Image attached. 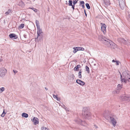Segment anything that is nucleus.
I'll use <instances>...</instances> for the list:
<instances>
[{
  "label": "nucleus",
  "mask_w": 130,
  "mask_h": 130,
  "mask_svg": "<svg viewBox=\"0 0 130 130\" xmlns=\"http://www.w3.org/2000/svg\"><path fill=\"white\" fill-rule=\"evenodd\" d=\"M124 78H122V76L121 75V81L122 82H124L126 83L127 82H130V74H129L127 72H124L123 73Z\"/></svg>",
  "instance_id": "nucleus-1"
},
{
  "label": "nucleus",
  "mask_w": 130,
  "mask_h": 130,
  "mask_svg": "<svg viewBox=\"0 0 130 130\" xmlns=\"http://www.w3.org/2000/svg\"><path fill=\"white\" fill-rule=\"evenodd\" d=\"M83 115L84 118L88 119L91 118V113L88 110L86 107H84L83 110Z\"/></svg>",
  "instance_id": "nucleus-2"
},
{
  "label": "nucleus",
  "mask_w": 130,
  "mask_h": 130,
  "mask_svg": "<svg viewBox=\"0 0 130 130\" xmlns=\"http://www.w3.org/2000/svg\"><path fill=\"white\" fill-rule=\"evenodd\" d=\"M105 41L104 44L107 47L111 48H115L116 47V45L109 40L107 39Z\"/></svg>",
  "instance_id": "nucleus-3"
},
{
  "label": "nucleus",
  "mask_w": 130,
  "mask_h": 130,
  "mask_svg": "<svg viewBox=\"0 0 130 130\" xmlns=\"http://www.w3.org/2000/svg\"><path fill=\"white\" fill-rule=\"evenodd\" d=\"M7 70L4 68L0 69V77L3 78L7 73Z\"/></svg>",
  "instance_id": "nucleus-4"
},
{
  "label": "nucleus",
  "mask_w": 130,
  "mask_h": 130,
  "mask_svg": "<svg viewBox=\"0 0 130 130\" xmlns=\"http://www.w3.org/2000/svg\"><path fill=\"white\" fill-rule=\"evenodd\" d=\"M110 122L112 124L114 127H115L117 123L116 120L113 117H110Z\"/></svg>",
  "instance_id": "nucleus-5"
},
{
  "label": "nucleus",
  "mask_w": 130,
  "mask_h": 130,
  "mask_svg": "<svg viewBox=\"0 0 130 130\" xmlns=\"http://www.w3.org/2000/svg\"><path fill=\"white\" fill-rule=\"evenodd\" d=\"M101 29L104 34H105L106 32V26L105 24L101 23Z\"/></svg>",
  "instance_id": "nucleus-6"
},
{
  "label": "nucleus",
  "mask_w": 130,
  "mask_h": 130,
  "mask_svg": "<svg viewBox=\"0 0 130 130\" xmlns=\"http://www.w3.org/2000/svg\"><path fill=\"white\" fill-rule=\"evenodd\" d=\"M76 122L79 124H81L82 125H83L84 127V125H85V122L84 121H82L80 119H78L75 121Z\"/></svg>",
  "instance_id": "nucleus-7"
},
{
  "label": "nucleus",
  "mask_w": 130,
  "mask_h": 130,
  "mask_svg": "<svg viewBox=\"0 0 130 130\" xmlns=\"http://www.w3.org/2000/svg\"><path fill=\"white\" fill-rule=\"evenodd\" d=\"M119 3L120 6L122 9H124L125 6V4L123 0L120 2L119 1Z\"/></svg>",
  "instance_id": "nucleus-8"
},
{
  "label": "nucleus",
  "mask_w": 130,
  "mask_h": 130,
  "mask_svg": "<svg viewBox=\"0 0 130 130\" xmlns=\"http://www.w3.org/2000/svg\"><path fill=\"white\" fill-rule=\"evenodd\" d=\"M32 122H34V123L35 125H36L37 124L39 123V119L37 118L34 117L33 118Z\"/></svg>",
  "instance_id": "nucleus-9"
},
{
  "label": "nucleus",
  "mask_w": 130,
  "mask_h": 130,
  "mask_svg": "<svg viewBox=\"0 0 130 130\" xmlns=\"http://www.w3.org/2000/svg\"><path fill=\"white\" fill-rule=\"evenodd\" d=\"M119 41H120V42L122 43L123 44H126L128 45V44H127V42L126 40H124L123 38H120L118 39Z\"/></svg>",
  "instance_id": "nucleus-10"
},
{
  "label": "nucleus",
  "mask_w": 130,
  "mask_h": 130,
  "mask_svg": "<svg viewBox=\"0 0 130 130\" xmlns=\"http://www.w3.org/2000/svg\"><path fill=\"white\" fill-rule=\"evenodd\" d=\"M76 82L77 83L80 84L81 85L83 86L85 84L84 82L80 80L77 79L76 80Z\"/></svg>",
  "instance_id": "nucleus-11"
},
{
  "label": "nucleus",
  "mask_w": 130,
  "mask_h": 130,
  "mask_svg": "<svg viewBox=\"0 0 130 130\" xmlns=\"http://www.w3.org/2000/svg\"><path fill=\"white\" fill-rule=\"evenodd\" d=\"M9 36L10 38L13 39H16L17 38V36L14 34H10L9 35Z\"/></svg>",
  "instance_id": "nucleus-12"
},
{
  "label": "nucleus",
  "mask_w": 130,
  "mask_h": 130,
  "mask_svg": "<svg viewBox=\"0 0 130 130\" xmlns=\"http://www.w3.org/2000/svg\"><path fill=\"white\" fill-rule=\"evenodd\" d=\"M81 66L80 65H77L76 67H75L74 69V70L75 71H78L79 70V68H80Z\"/></svg>",
  "instance_id": "nucleus-13"
},
{
  "label": "nucleus",
  "mask_w": 130,
  "mask_h": 130,
  "mask_svg": "<svg viewBox=\"0 0 130 130\" xmlns=\"http://www.w3.org/2000/svg\"><path fill=\"white\" fill-rule=\"evenodd\" d=\"M122 88V85L119 84L117 86V90L119 91L121 90Z\"/></svg>",
  "instance_id": "nucleus-14"
},
{
  "label": "nucleus",
  "mask_w": 130,
  "mask_h": 130,
  "mask_svg": "<svg viewBox=\"0 0 130 130\" xmlns=\"http://www.w3.org/2000/svg\"><path fill=\"white\" fill-rule=\"evenodd\" d=\"M37 33H38L39 34H41L42 33V30L40 28V27H37Z\"/></svg>",
  "instance_id": "nucleus-15"
},
{
  "label": "nucleus",
  "mask_w": 130,
  "mask_h": 130,
  "mask_svg": "<svg viewBox=\"0 0 130 130\" xmlns=\"http://www.w3.org/2000/svg\"><path fill=\"white\" fill-rule=\"evenodd\" d=\"M73 48L74 50L73 52L74 53H75L79 51L77 47H73Z\"/></svg>",
  "instance_id": "nucleus-16"
},
{
  "label": "nucleus",
  "mask_w": 130,
  "mask_h": 130,
  "mask_svg": "<svg viewBox=\"0 0 130 130\" xmlns=\"http://www.w3.org/2000/svg\"><path fill=\"white\" fill-rule=\"evenodd\" d=\"M126 96H121L120 97V99L124 101H126Z\"/></svg>",
  "instance_id": "nucleus-17"
},
{
  "label": "nucleus",
  "mask_w": 130,
  "mask_h": 130,
  "mask_svg": "<svg viewBox=\"0 0 130 130\" xmlns=\"http://www.w3.org/2000/svg\"><path fill=\"white\" fill-rule=\"evenodd\" d=\"M22 116L23 117H24L25 118H27L28 117V115L27 113H23L22 114Z\"/></svg>",
  "instance_id": "nucleus-18"
},
{
  "label": "nucleus",
  "mask_w": 130,
  "mask_h": 130,
  "mask_svg": "<svg viewBox=\"0 0 130 130\" xmlns=\"http://www.w3.org/2000/svg\"><path fill=\"white\" fill-rule=\"evenodd\" d=\"M11 13V10L10 9H9L8 11H7L5 13V14L7 15L8 14H9Z\"/></svg>",
  "instance_id": "nucleus-19"
},
{
  "label": "nucleus",
  "mask_w": 130,
  "mask_h": 130,
  "mask_svg": "<svg viewBox=\"0 0 130 130\" xmlns=\"http://www.w3.org/2000/svg\"><path fill=\"white\" fill-rule=\"evenodd\" d=\"M37 34L38 36H37V38L36 39H39V40H40L41 39V34H39L38 33H37Z\"/></svg>",
  "instance_id": "nucleus-20"
},
{
  "label": "nucleus",
  "mask_w": 130,
  "mask_h": 130,
  "mask_svg": "<svg viewBox=\"0 0 130 130\" xmlns=\"http://www.w3.org/2000/svg\"><path fill=\"white\" fill-rule=\"evenodd\" d=\"M36 23L37 27V28L40 27L39 25V21L37 20H36Z\"/></svg>",
  "instance_id": "nucleus-21"
},
{
  "label": "nucleus",
  "mask_w": 130,
  "mask_h": 130,
  "mask_svg": "<svg viewBox=\"0 0 130 130\" xmlns=\"http://www.w3.org/2000/svg\"><path fill=\"white\" fill-rule=\"evenodd\" d=\"M85 68L86 71H87L88 73H90V71L89 68L87 66H86L85 67Z\"/></svg>",
  "instance_id": "nucleus-22"
},
{
  "label": "nucleus",
  "mask_w": 130,
  "mask_h": 130,
  "mask_svg": "<svg viewBox=\"0 0 130 130\" xmlns=\"http://www.w3.org/2000/svg\"><path fill=\"white\" fill-rule=\"evenodd\" d=\"M5 90V88L4 87H2L0 88V93L4 91Z\"/></svg>",
  "instance_id": "nucleus-23"
},
{
  "label": "nucleus",
  "mask_w": 130,
  "mask_h": 130,
  "mask_svg": "<svg viewBox=\"0 0 130 130\" xmlns=\"http://www.w3.org/2000/svg\"><path fill=\"white\" fill-rule=\"evenodd\" d=\"M82 71L80 70L79 72L78 73V77L79 78H82V76L81 75Z\"/></svg>",
  "instance_id": "nucleus-24"
},
{
  "label": "nucleus",
  "mask_w": 130,
  "mask_h": 130,
  "mask_svg": "<svg viewBox=\"0 0 130 130\" xmlns=\"http://www.w3.org/2000/svg\"><path fill=\"white\" fill-rule=\"evenodd\" d=\"M24 26V24H21L19 26V27L20 28H23Z\"/></svg>",
  "instance_id": "nucleus-25"
},
{
  "label": "nucleus",
  "mask_w": 130,
  "mask_h": 130,
  "mask_svg": "<svg viewBox=\"0 0 130 130\" xmlns=\"http://www.w3.org/2000/svg\"><path fill=\"white\" fill-rule=\"evenodd\" d=\"M86 6L87 7V8L88 9H89L90 8V7L89 4L87 3L86 4Z\"/></svg>",
  "instance_id": "nucleus-26"
},
{
  "label": "nucleus",
  "mask_w": 130,
  "mask_h": 130,
  "mask_svg": "<svg viewBox=\"0 0 130 130\" xmlns=\"http://www.w3.org/2000/svg\"><path fill=\"white\" fill-rule=\"evenodd\" d=\"M69 5L70 6H72V1L71 0H69Z\"/></svg>",
  "instance_id": "nucleus-27"
},
{
  "label": "nucleus",
  "mask_w": 130,
  "mask_h": 130,
  "mask_svg": "<svg viewBox=\"0 0 130 130\" xmlns=\"http://www.w3.org/2000/svg\"><path fill=\"white\" fill-rule=\"evenodd\" d=\"M78 48L79 51H84V48L82 47H78Z\"/></svg>",
  "instance_id": "nucleus-28"
},
{
  "label": "nucleus",
  "mask_w": 130,
  "mask_h": 130,
  "mask_svg": "<svg viewBox=\"0 0 130 130\" xmlns=\"http://www.w3.org/2000/svg\"><path fill=\"white\" fill-rule=\"evenodd\" d=\"M107 39L106 38H103V37L102 38L101 40V41H102L103 42V43L104 44V42H105V40H106Z\"/></svg>",
  "instance_id": "nucleus-29"
},
{
  "label": "nucleus",
  "mask_w": 130,
  "mask_h": 130,
  "mask_svg": "<svg viewBox=\"0 0 130 130\" xmlns=\"http://www.w3.org/2000/svg\"><path fill=\"white\" fill-rule=\"evenodd\" d=\"M6 113L5 112L4 110L3 112L1 115V116L3 117H4Z\"/></svg>",
  "instance_id": "nucleus-30"
},
{
  "label": "nucleus",
  "mask_w": 130,
  "mask_h": 130,
  "mask_svg": "<svg viewBox=\"0 0 130 130\" xmlns=\"http://www.w3.org/2000/svg\"><path fill=\"white\" fill-rule=\"evenodd\" d=\"M119 91H113L112 92V93L113 94H117L119 93Z\"/></svg>",
  "instance_id": "nucleus-31"
},
{
  "label": "nucleus",
  "mask_w": 130,
  "mask_h": 130,
  "mask_svg": "<svg viewBox=\"0 0 130 130\" xmlns=\"http://www.w3.org/2000/svg\"><path fill=\"white\" fill-rule=\"evenodd\" d=\"M126 101H130V97L126 96Z\"/></svg>",
  "instance_id": "nucleus-32"
},
{
  "label": "nucleus",
  "mask_w": 130,
  "mask_h": 130,
  "mask_svg": "<svg viewBox=\"0 0 130 130\" xmlns=\"http://www.w3.org/2000/svg\"><path fill=\"white\" fill-rule=\"evenodd\" d=\"M47 129V128L45 127L44 126L42 127L41 128V129L42 130H46Z\"/></svg>",
  "instance_id": "nucleus-33"
},
{
  "label": "nucleus",
  "mask_w": 130,
  "mask_h": 130,
  "mask_svg": "<svg viewBox=\"0 0 130 130\" xmlns=\"http://www.w3.org/2000/svg\"><path fill=\"white\" fill-rule=\"evenodd\" d=\"M78 0H75V1H73V5H74L78 2Z\"/></svg>",
  "instance_id": "nucleus-34"
},
{
  "label": "nucleus",
  "mask_w": 130,
  "mask_h": 130,
  "mask_svg": "<svg viewBox=\"0 0 130 130\" xmlns=\"http://www.w3.org/2000/svg\"><path fill=\"white\" fill-rule=\"evenodd\" d=\"M116 64L117 65H119L120 63V61L118 60H116Z\"/></svg>",
  "instance_id": "nucleus-35"
},
{
  "label": "nucleus",
  "mask_w": 130,
  "mask_h": 130,
  "mask_svg": "<svg viewBox=\"0 0 130 130\" xmlns=\"http://www.w3.org/2000/svg\"><path fill=\"white\" fill-rule=\"evenodd\" d=\"M103 38V37L102 36H99V37L98 38H99V40L100 41H101V40Z\"/></svg>",
  "instance_id": "nucleus-36"
},
{
  "label": "nucleus",
  "mask_w": 130,
  "mask_h": 130,
  "mask_svg": "<svg viewBox=\"0 0 130 130\" xmlns=\"http://www.w3.org/2000/svg\"><path fill=\"white\" fill-rule=\"evenodd\" d=\"M13 71L14 73V75H15L16 74V73H17L18 72V71L17 70H13Z\"/></svg>",
  "instance_id": "nucleus-37"
},
{
  "label": "nucleus",
  "mask_w": 130,
  "mask_h": 130,
  "mask_svg": "<svg viewBox=\"0 0 130 130\" xmlns=\"http://www.w3.org/2000/svg\"><path fill=\"white\" fill-rule=\"evenodd\" d=\"M33 10L35 12H37V9H36L33 8Z\"/></svg>",
  "instance_id": "nucleus-38"
},
{
  "label": "nucleus",
  "mask_w": 130,
  "mask_h": 130,
  "mask_svg": "<svg viewBox=\"0 0 130 130\" xmlns=\"http://www.w3.org/2000/svg\"><path fill=\"white\" fill-rule=\"evenodd\" d=\"M56 99L58 101H59L60 100V98H58L57 96Z\"/></svg>",
  "instance_id": "nucleus-39"
},
{
  "label": "nucleus",
  "mask_w": 130,
  "mask_h": 130,
  "mask_svg": "<svg viewBox=\"0 0 130 130\" xmlns=\"http://www.w3.org/2000/svg\"><path fill=\"white\" fill-rule=\"evenodd\" d=\"M57 96V95H55L54 94H53V97L55 99H56V98Z\"/></svg>",
  "instance_id": "nucleus-40"
},
{
  "label": "nucleus",
  "mask_w": 130,
  "mask_h": 130,
  "mask_svg": "<svg viewBox=\"0 0 130 130\" xmlns=\"http://www.w3.org/2000/svg\"><path fill=\"white\" fill-rule=\"evenodd\" d=\"M80 4H84V2L83 1H81L80 2Z\"/></svg>",
  "instance_id": "nucleus-41"
},
{
  "label": "nucleus",
  "mask_w": 130,
  "mask_h": 130,
  "mask_svg": "<svg viewBox=\"0 0 130 130\" xmlns=\"http://www.w3.org/2000/svg\"><path fill=\"white\" fill-rule=\"evenodd\" d=\"M94 127L95 128H98V127L95 125H94Z\"/></svg>",
  "instance_id": "nucleus-42"
},
{
  "label": "nucleus",
  "mask_w": 130,
  "mask_h": 130,
  "mask_svg": "<svg viewBox=\"0 0 130 130\" xmlns=\"http://www.w3.org/2000/svg\"><path fill=\"white\" fill-rule=\"evenodd\" d=\"M82 7H83V8H84L85 7V5L84 4L82 5Z\"/></svg>",
  "instance_id": "nucleus-43"
},
{
  "label": "nucleus",
  "mask_w": 130,
  "mask_h": 130,
  "mask_svg": "<svg viewBox=\"0 0 130 130\" xmlns=\"http://www.w3.org/2000/svg\"><path fill=\"white\" fill-rule=\"evenodd\" d=\"M74 75H73V74H72V78H73V79H74Z\"/></svg>",
  "instance_id": "nucleus-44"
},
{
  "label": "nucleus",
  "mask_w": 130,
  "mask_h": 130,
  "mask_svg": "<svg viewBox=\"0 0 130 130\" xmlns=\"http://www.w3.org/2000/svg\"><path fill=\"white\" fill-rule=\"evenodd\" d=\"M74 5H73V6L72 5V8H73V9H74Z\"/></svg>",
  "instance_id": "nucleus-45"
},
{
  "label": "nucleus",
  "mask_w": 130,
  "mask_h": 130,
  "mask_svg": "<svg viewBox=\"0 0 130 130\" xmlns=\"http://www.w3.org/2000/svg\"><path fill=\"white\" fill-rule=\"evenodd\" d=\"M112 62H116V61L115 60H112Z\"/></svg>",
  "instance_id": "nucleus-46"
},
{
  "label": "nucleus",
  "mask_w": 130,
  "mask_h": 130,
  "mask_svg": "<svg viewBox=\"0 0 130 130\" xmlns=\"http://www.w3.org/2000/svg\"><path fill=\"white\" fill-rule=\"evenodd\" d=\"M85 15L86 16V17H87V14L86 13V12L85 10Z\"/></svg>",
  "instance_id": "nucleus-47"
},
{
  "label": "nucleus",
  "mask_w": 130,
  "mask_h": 130,
  "mask_svg": "<svg viewBox=\"0 0 130 130\" xmlns=\"http://www.w3.org/2000/svg\"><path fill=\"white\" fill-rule=\"evenodd\" d=\"M24 37L25 38H26V36L25 35H24Z\"/></svg>",
  "instance_id": "nucleus-48"
},
{
  "label": "nucleus",
  "mask_w": 130,
  "mask_h": 130,
  "mask_svg": "<svg viewBox=\"0 0 130 130\" xmlns=\"http://www.w3.org/2000/svg\"><path fill=\"white\" fill-rule=\"evenodd\" d=\"M108 4L109 5L110 4V3H109V1H108Z\"/></svg>",
  "instance_id": "nucleus-49"
},
{
  "label": "nucleus",
  "mask_w": 130,
  "mask_h": 130,
  "mask_svg": "<svg viewBox=\"0 0 130 130\" xmlns=\"http://www.w3.org/2000/svg\"><path fill=\"white\" fill-rule=\"evenodd\" d=\"M45 89L46 90H47V89L46 88H45Z\"/></svg>",
  "instance_id": "nucleus-50"
},
{
  "label": "nucleus",
  "mask_w": 130,
  "mask_h": 130,
  "mask_svg": "<svg viewBox=\"0 0 130 130\" xmlns=\"http://www.w3.org/2000/svg\"><path fill=\"white\" fill-rule=\"evenodd\" d=\"M46 130H49V129L48 128H47V129H46Z\"/></svg>",
  "instance_id": "nucleus-51"
}]
</instances>
